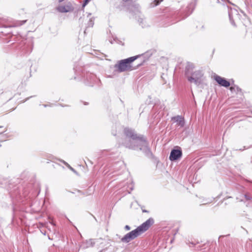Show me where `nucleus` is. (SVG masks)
<instances>
[{"label":"nucleus","mask_w":252,"mask_h":252,"mask_svg":"<svg viewBox=\"0 0 252 252\" xmlns=\"http://www.w3.org/2000/svg\"><path fill=\"white\" fill-rule=\"evenodd\" d=\"M124 133L126 138L123 144L126 148L133 150L139 148L145 152L148 151L147 143L143 137L137 136L133 130L129 128H125Z\"/></svg>","instance_id":"nucleus-1"},{"label":"nucleus","mask_w":252,"mask_h":252,"mask_svg":"<svg viewBox=\"0 0 252 252\" xmlns=\"http://www.w3.org/2000/svg\"><path fill=\"white\" fill-rule=\"evenodd\" d=\"M153 222L154 221H144V222L138 226L136 229L126 234L121 239V241L127 243L134 240L146 231L153 224Z\"/></svg>","instance_id":"nucleus-2"},{"label":"nucleus","mask_w":252,"mask_h":252,"mask_svg":"<svg viewBox=\"0 0 252 252\" xmlns=\"http://www.w3.org/2000/svg\"><path fill=\"white\" fill-rule=\"evenodd\" d=\"M193 68L194 65L192 63H188L186 66V75L189 82L199 85L204 80L203 73L200 70L192 72Z\"/></svg>","instance_id":"nucleus-3"},{"label":"nucleus","mask_w":252,"mask_h":252,"mask_svg":"<svg viewBox=\"0 0 252 252\" xmlns=\"http://www.w3.org/2000/svg\"><path fill=\"white\" fill-rule=\"evenodd\" d=\"M137 58L138 56H137L122 60L120 61L117 64H116L115 67L118 69L119 72L132 70L133 69V68H132L131 64Z\"/></svg>","instance_id":"nucleus-4"},{"label":"nucleus","mask_w":252,"mask_h":252,"mask_svg":"<svg viewBox=\"0 0 252 252\" xmlns=\"http://www.w3.org/2000/svg\"><path fill=\"white\" fill-rule=\"evenodd\" d=\"M57 10L62 13L68 12L73 10V7L70 4L66 5H60L57 7Z\"/></svg>","instance_id":"nucleus-5"},{"label":"nucleus","mask_w":252,"mask_h":252,"mask_svg":"<svg viewBox=\"0 0 252 252\" xmlns=\"http://www.w3.org/2000/svg\"><path fill=\"white\" fill-rule=\"evenodd\" d=\"M182 156V152L179 150H172L170 155V159L171 160H175L180 158Z\"/></svg>","instance_id":"nucleus-6"},{"label":"nucleus","mask_w":252,"mask_h":252,"mask_svg":"<svg viewBox=\"0 0 252 252\" xmlns=\"http://www.w3.org/2000/svg\"><path fill=\"white\" fill-rule=\"evenodd\" d=\"M215 80L221 86L227 87L230 85V83L228 81H226L223 78L219 76H215Z\"/></svg>","instance_id":"nucleus-7"},{"label":"nucleus","mask_w":252,"mask_h":252,"mask_svg":"<svg viewBox=\"0 0 252 252\" xmlns=\"http://www.w3.org/2000/svg\"><path fill=\"white\" fill-rule=\"evenodd\" d=\"M229 17L230 20L233 23L234 19L239 17L238 11L235 9L231 8L229 11Z\"/></svg>","instance_id":"nucleus-8"},{"label":"nucleus","mask_w":252,"mask_h":252,"mask_svg":"<svg viewBox=\"0 0 252 252\" xmlns=\"http://www.w3.org/2000/svg\"><path fill=\"white\" fill-rule=\"evenodd\" d=\"M172 120L177 123V125L181 127L184 125V118L180 116H177L172 118Z\"/></svg>","instance_id":"nucleus-9"},{"label":"nucleus","mask_w":252,"mask_h":252,"mask_svg":"<svg viewBox=\"0 0 252 252\" xmlns=\"http://www.w3.org/2000/svg\"><path fill=\"white\" fill-rule=\"evenodd\" d=\"M86 244L87 247L93 246V245L94 244V240L90 239L87 241Z\"/></svg>","instance_id":"nucleus-10"},{"label":"nucleus","mask_w":252,"mask_h":252,"mask_svg":"<svg viewBox=\"0 0 252 252\" xmlns=\"http://www.w3.org/2000/svg\"><path fill=\"white\" fill-rule=\"evenodd\" d=\"M139 206V204H138L137 201H134L132 203H131L130 207L133 208L134 209H137V206Z\"/></svg>","instance_id":"nucleus-11"},{"label":"nucleus","mask_w":252,"mask_h":252,"mask_svg":"<svg viewBox=\"0 0 252 252\" xmlns=\"http://www.w3.org/2000/svg\"><path fill=\"white\" fill-rule=\"evenodd\" d=\"M162 0H155L153 3H151V6L154 7L158 5Z\"/></svg>","instance_id":"nucleus-12"},{"label":"nucleus","mask_w":252,"mask_h":252,"mask_svg":"<svg viewBox=\"0 0 252 252\" xmlns=\"http://www.w3.org/2000/svg\"><path fill=\"white\" fill-rule=\"evenodd\" d=\"M229 234H228V235H220V237H219V239H218V241L219 242H221V239L225 237H227L228 236H229Z\"/></svg>","instance_id":"nucleus-13"},{"label":"nucleus","mask_w":252,"mask_h":252,"mask_svg":"<svg viewBox=\"0 0 252 252\" xmlns=\"http://www.w3.org/2000/svg\"><path fill=\"white\" fill-rule=\"evenodd\" d=\"M91 0H84V2L83 4V7H85Z\"/></svg>","instance_id":"nucleus-14"},{"label":"nucleus","mask_w":252,"mask_h":252,"mask_svg":"<svg viewBox=\"0 0 252 252\" xmlns=\"http://www.w3.org/2000/svg\"><path fill=\"white\" fill-rule=\"evenodd\" d=\"M125 228L126 230H129L130 229V227L128 225H126L125 226Z\"/></svg>","instance_id":"nucleus-15"},{"label":"nucleus","mask_w":252,"mask_h":252,"mask_svg":"<svg viewBox=\"0 0 252 252\" xmlns=\"http://www.w3.org/2000/svg\"><path fill=\"white\" fill-rule=\"evenodd\" d=\"M39 225H41L42 226H44L45 225V222H39Z\"/></svg>","instance_id":"nucleus-16"},{"label":"nucleus","mask_w":252,"mask_h":252,"mask_svg":"<svg viewBox=\"0 0 252 252\" xmlns=\"http://www.w3.org/2000/svg\"><path fill=\"white\" fill-rule=\"evenodd\" d=\"M6 130H7V129L6 128H4L2 130V131L0 132V133L5 132Z\"/></svg>","instance_id":"nucleus-17"},{"label":"nucleus","mask_w":252,"mask_h":252,"mask_svg":"<svg viewBox=\"0 0 252 252\" xmlns=\"http://www.w3.org/2000/svg\"><path fill=\"white\" fill-rule=\"evenodd\" d=\"M69 169L74 173H76V171L71 166H69Z\"/></svg>","instance_id":"nucleus-18"},{"label":"nucleus","mask_w":252,"mask_h":252,"mask_svg":"<svg viewBox=\"0 0 252 252\" xmlns=\"http://www.w3.org/2000/svg\"><path fill=\"white\" fill-rule=\"evenodd\" d=\"M64 163L69 168V166H70L67 163L64 162Z\"/></svg>","instance_id":"nucleus-19"},{"label":"nucleus","mask_w":252,"mask_h":252,"mask_svg":"<svg viewBox=\"0 0 252 252\" xmlns=\"http://www.w3.org/2000/svg\"><path fill=\"white\" fill-rule=\"evenodd\" d=\"M49 222H50L51 223V224H52L53 225H55L54 221H49Z\"/></svg>","instance_id":"nucleus-20"},{"label":"nucleus","mask_w":252,"mask_h":252,"mask_svg":"<svg viewBox=\"0 0 252 252\" xmlns=\"http://www.w3.org/2000/svg\"><path fill=\"white\" fill-rule=\"evenodd\" d=\"M26 22V21H23L21 22V25H22L23 24H24Z\"/></svg>","instance_id":"nucleus-21"},{"label":"nucleus","mask_w":252,"mask_h":252,"mask_svg":"<svg viewBox=\"0 0 252 252\" xmlns=\"http://www.w3.org/2000/svg\"><path fill=\"white\" fill-rule=\"evenodd\" d=\"M245 197H246V199H247V200L249 199V198L248 197V196L247 195H245Z\"/></svg>","instance_id":"nucleus-22"},{"label":"nucleus","mask_w":252,"mask_h":252,"mask_svg":"<svg viewBox=\"0 0 252 252\" xmlns=\"http://www.w3.org/2000/svg\"><path fill=\"white\" fill-rule=\"evenodd\" d=\"M142 211H143V212H148L147 210H143V209H142Z\"/></svg>","instance_id":"nucleus-23"},{"label":"nucleus","mask_w":252,"mask_h":252,"mask_svg":"<svg viewBox=\"0 0 252 252\" xmlns=\"http://www.w3.org/2000/svg\"><path fill=\"white\" fill-rule=\"evenodd\" d=\"M0 128H3V127L2 126H0Z\"/></svg>","instance_id":"nucleus-24"},{"label":"nucleus","mask_w":252,"mask_h":252,"mask_svg":"<svg viewBox=\"0 0 252 252\" xmlns=\"http://www.w3.org/2000/svg\"><path fill=\"white\" fill-rule=\"evenodd\" d=\"M191 244H192L193 245H195V244H194V243H193V242H191Z\"/></svg>","instance_id":"nucleus-25"},{"label":"nucleus","mask_w":252,"mask_h":252,"mask_svg":"<svg viewBox=\"0 0 252 252\" xmlns=\"http://www.w3.org/2000/svg\"><path fill=\"white\" fill-rule=\"evenodd\" d=\"M145 26H146V25H143V24H142V27H145Z\"/></svg>","instance_id":"nucleus-26"},{"label":"nucleus","mask_w":252,"mask_h":252,"mask_svg":"<svg viewBox=\"0 0 252 252\" xmlns=\"http://www.w3.org/2000/svg\"><path fill=\"white\" fill-rule=\"evenodd\" d=\"M63 0H60L59 1L61 2V1H63Z\"/></svg>","instance_id":"nucleus-27"},{"label":"nucleus","mask_w":252,"mask_h":252,"mask_svg":"<svg viewBox=\"0 0 252 252\" xmlns=\"http://www.w3.org/2000/svg\"><path fill=\"white\" fill-rule=\"evenodd\" d=\"M232 89H233V88H232V87H231V88H230V89H231V90H232Z\"/></svg>","instance_id":"nucleus-28"}]
</instances>
